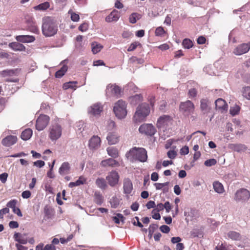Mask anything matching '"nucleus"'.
<instances>
[{"instance_id": "obj_45", "label": "nucleus", "mask_w": 250, "mask_h": 250, "mask_svg": "<svg viewBox=\"0 0 250 250\" xmlns=\"http://www.w3.org/2000/svg\"><path fill=\"white\" fill-rule=\"evenodd\" d=\"M15 71L16 70L14 69L5 70L1 71V74L3 77L13 76L15 74Z\"/></svg>"}, {"instance_id": "obj_14", "label": "nucleus", "mask_w": 250, "mask_h": 250, "mask_svg": "<svg viewBox=\"0 0 250 250\" xmlns=\"http://www.w3.org/2000/svg\"><path fill=\"white\" fill-rule=\"evenodd\" d=\"M100 146L101 139L98 136H93L89 141V147L90 149H97Z\"/></svg>"}, {"instance_id": "obj_47", "label": "nucleus", "mask_w": 250, "mask_h": 250, "mask_svg": "<svg viewBox=\"0 0 250 250\" xmlns=\"http://www.w3.org/2000/svg\"><path fill=\"white\" fill-rule=\"evenodd\" d=\"M239 111V106L235 105V106L230 107L229 112L232 115L234 116L238 114Z\"/></svg>"}, {"instance_id": "obj_16", "label": "nucleus", "mask_w": 250, "mask_h": 250, "mask_svg": "<svg viewBox=\"0 0 250 250\" xmlns=\"http://www.w3.org/2000/svg\"><path fill=\"white\" fill-rule=\"evenodd\" d=\"M17 138L15 136H8L2 141V144L6 146H11L17 142Z\"/></svg>"}, {"instance_id": "obj_1", "label": "nucleus", "mask_w": 250, "mask_h": 250, "mask_svg": "<svg viewBox=\"0 0 250 250\" xmlns=\"http://www.w3.org/2000/svg\"><path fill=\"white\" fill-rule=\"evenodd\" d=\"M126 157L131 161L146 162L147 159V152L142 147H134L126 154Z\"/></svg>"}, {"instance_id": "obj_37", "label": "nucleus", "mask_w": 250, "mask_h": 250, "mask_svg": "<svg viewBox=\"0 0 250 250\" xmlns=\"http://www.w3.org/2000/svg\"><path fill=\"white\" fill-rule=\"evenodd\" d=\"M91 46L92 51L94 54L99 52L103 47V45L96 42H93L91 44Z\"/></svg>"}, {"instance_id": "obj_24", "label": "nucleus", "mask_w": 250, "mask_h": 250, "mask_svg": "<svg viewBox=\"0 0 250 250\" xmlns=\"http://www.w3.org/2000/svg\"><path fill=\"white\" fill-rule=\"evenodd\" d=\"M9 46L15 51H24L25 49V46L21 43L18 42H13L10 43Z\"/></svg>"}, {"instance_id": "obj_26", "label": "nucleus", "mask_w": 250, "mask_h": 250, "mask_svg": "<svg viewBox=\"0 0 250 250\" xmlns=\"http://www.w3.org/2000/svg\"><path fill=\"white\" fill-rule=\"evenodd\" d=\"M129 100L131 104L135 105L142 101L143 96L141 94H136L129 97Z\"/></svg>"}, {"instance_id": "obj_43", "label": "nucleus", "mask_w": 250, "mask_h": 250, "mask_svg": "<svg viewBox=\"0 0 250 250\" xmlns=\"http://www.w3.org/2000/svg\"><path fill=\"white\" fill-rule=\"evenodd\" d=\"M190 236L192 238L203 237V233L201 230L198 229H194L190 232Z\"/></svg>"}, {"instance_id": "obj_21", "label": "nucleus", "mask_w": 250, "mask_h": 250, "mask_svg": "<svg viewBox=\"0 0 250 250\" xmlns=\"http://www.w3.org/2000/svg\"><path fill=\"white\" fill-rule=\"evenodd\" d=\"M25 234H22L19 232H15L13 237L15 240L19 243L21 244H26L28 240L27 238L25 237Z\"/></svg>"}, {"instance_id": "obj_7", "label": "nucleus", "mask_w": 250, "mask_h": 250, "mask_svg": "<svg viewBox=\"0 0 250 250\" xmlns=\"http://www.w3.org/2000/svg\"><path fill=\"white\" fill-rule=\"evenodd\" d=\"M49 117L46 115H41L36 121V127L38 131L43 130L49 122Z\"/></svg>"}, {"instance_id": "obj_10", "label": "nucleus", "mask_w": 250, "mask_h": 250, "mask_svg": "<svg viewBox=\"0 0 250 250\" xmlns=\"http://www.w3.org/2000/svg\"><path fill=\"white\" fill-rule=\"evenodd\" d=\"M139 130L141 133L150 136L154 135L156 132L155 128L151 124H143L140 126Z\"/></svg>"}, {"instance_id": "obj_62", "label": "nucleus", "mask_w": 250, "mask_h": 250, "mask_svg": "<svg viewBox=\"0 0 250 250\" xmlns=\"http://www.w3.org/2000/svg\"><path fill=\"white\" fill-rule=\"evenodd\" d=\"M138 44H139V43L137 42L132 43L128 47L127 51L130 52L135 50Z\"/></svg>"}, {"instance_id": "obj_36", "label": "nucleus", "mask_w": 250, "mask_h": 250, "mask_svg": "<svg viewBox=\"0 0 250 250\" xmlns=\"http://www.w3.org/2000/svg\"><path fill=\"white\" fill-rule=\"evenodd\" d=\"M104 200V198L100 192H96L94 194L95 202L99 205H101Z\"/></svg>"}, {"instance_id": "obj_55", "label": "nucleus", "mask_w": 250, "mask_h": 250, "mask_svg": "<svg viewBox=\"0 0 250 250\" xmlns=\"http://www.w3.org/2000/svg\"><path fill=\"white\" fill-rule=\"evenodd\" d=\"M160 230L165 233H167L170 231V228L167 225H162L160 228Z\"/></svg>"}, {"instance_id": "obj_38", "label": "nucleus", "mask_w": 250, "mask_h": 250, "mask_svg": "<svg viewBox=\"0 0 250 250\" xmlns=\"http://www.w3.org/2000/svg\"><path fill=\"white\" fill-rule=\"evenodd\" d=\"M169 182H166L164 183H156L154 185L157 190L163 189L164 192H167L168 190V188H164L166 186H167Z\"/></svg>"}, {"instance_id": "obj_51", "label": "nucleus", "mask_w": 250, "mask_h": 250, "mask_svg": "<svg viewBox=\"0 0 250 250\" xmlns=\"http://www.w3.org/2000/svg\"><path fill=\"white\" fill-rule=\"evenodd\" d=\"M86 181V179L84 178L83 176H80L79 179L75 181V183L77 186H80L81 185H83L85 183Z\"/></svg>"}, {"instance_id": "obj_28", "label": "nucleus", "mask_w": 250, "mask_h": 250, "mask_svg": "<svg viewBox=\"0 0 250 250\" xmlns=\"http://www.w3.org/2000/svg\"><path fill=\"white\" fill-rule=\"evenodd\" d=\"M97 186L101 189H105L107 187V185L105 179L103 178H98L95 181Z\"/></svg>"}, {"instance_id": "obj_29", "label": "nucleus", "mask_w": 250, "mask_h": 250, "mask_svg": "<svg viewBox=\"0 0 250 250\" xmlns=\"http://www.w3.org/2000/svg\"><path fill=\"white\" fill-rule=\"evenodd\" d=\"M215 104L216 108L218 109L226 110L227 108V105L226 104V102L222 99H218L217 100H216Z\"/></svg>"}, {"instance_id": "obj_48", "label": "nucleus", "mask_w": 250, "mask_h": 250, "mask_svg": "<svg viewBox=\"0 0 250 250\" xmlns=\"http://www.w3.org/2000/svg\"><path fill=\"white\" fill-rule=\"evenodd\" d=\"M243 95L246 99L250 100V86H247L244 88Z\"/></svg>"}, {"instance_id": "obj_61", "label": "nucleus", "mask_w": 250, "mask_h": 250, "mask_svg": "<svg viewBox=\"0 0 250 250\" xmlns=\"http://www.w3.org/2000/svg\"><path fill=\"white\" fill-rule=\"evenodd\" d=\"M29 29L30 31L35 33L38 32V29L35 23H33L31 26L29 27Z\"/></svg>"}, {"instance_id": "obj_18", "label": "nucleus", "mask_w": 250, "mask_h": 250, "mask_svg": "<svg viewBox=\"0 0 250 250\" xmlns=\"http://www.w3.org/2000/svg\"><path fill=\"white\" fill-rule=\"evenodd\" d=\"M16 39L18 42L25 43L34 42L35 38L30 35H19L16 36Z\"/></svg>"}, {"instance_id": "obj_44", "label": "nucleus", "mask_w": 250, "mask_h": 250, "mask_svg": "<svg viewBox=\"0 0 250 250\" xmlns=\"http://www.w3.org/2000/svg\"><path fill=\"white\" fill-rule=\"evenodd\" d=\"M125 219V218L121 213H117L115 216L113 217V220L115 223L118 224H120V221L124 223Z\"/></svg>"}, {"instance_id": "obj_42", "label": "nucleus", "mask_w": 250, "mask_h": 250, "mask_svg": "<svg viewBox=\"0 0 250 250\" xmlns=\"http://www.w3.org/2000/svg\"><path fill=\"white\" fill-rule=\"evenodd\" d=\"M182 45L184 48L186 49H189L191 48L193 45V42L190 39H185L182 42Z\"/></svg>"}, {"instance_id": "obj_32", "label": "nucleus", "mask_w": 250, "mask_h": 250, "mask_svg": "<svg viewBox=\"0 0 250 250\" xmlns=\"http://www.w3.org/2000/svg\"><path fill=\"white\" fill-rule=\"evenodd\" d=\"M213 187L215 191L218 193L221 194L223 193L224 191V188L223 185L218 181H216L213 183Z\"/></svg>"}, {"instance_id": "obj_64", "label": "nucleus", "mask_w": 250, "mask_h": 250, "mask_svg": "<svg viewBox=\"0 0 250 250\" xmlns=\"http://www.w3.org/2000/svg\"><path fill=\"white\" fill-rule=\"evenodd\" d=\"M56 250V247L52 244H47L43 247V250Z\"/></svg>"}, {"instance_id": "obj_8", "label": "nucleus", "mask_w": 250, "mask_h": 250, "mask_svg": "<svg viewBox=\"0 0 250 250\" xmlns=\"http://www.w3.org/2000/svg\"><path fill=\"white\" fill-rule=\"evenodd\" d=\"M250 197V192L245 188L238 190L235 194L234 199L236 202L245 201Z\"/></svg>"}, {"instance_id": "obj_15", "label": "nucleus", "mask_w": 250, "mask_h": 250, "mask_svg": "<svg viewBox=\"0 0 250 250\" xmlns=\"http://www.w3.org/2000/svg\"><path fill=\"white\" fill-rule=\"evenodd\" d=\"M124 192L125 194H129L133 190L132 183L128 178L125 179L123 183Z\"/></svg>"}, {"instance_id": "obj_59", "label": "nucleus", "mask_w": 250, "mask_h": 250, "mask_svg": "<svg viewBox=\"0 0 250 250\" xmlns=\"http://www.w3.org/2000/svg\"><path fill=\"white\" fill-rule=\"evenodd\" d=\"M45 165V163L44 161L42 160H38L35 162H34V165L38 167H43Z\"/></svg>"}, {"instance_id": "obj_4", "label": "nucleus", "mask_w": 250, "mask_h": 250, "mask_svg": "<svg viewBox=\"0 0 250 250\" xmlns=\"http://www.w3.org/2000/svg\"><path fill=\"white\" fill-rule=\"evenodd\" d=\"M116 116L120 119L125 118L127 114L126 104L122 100L115 103L113 108Z\"/></svg>"}, {"instance_id": "obj_12", "label": "nucleus", "mask_w": 250, "mask_h": 250, "mask_svg": "<svg viewBox=\"0 0 250 250\" xmlns=\"http://www.w3.org/2000/svg\"><path fill=\"white\" fill-rule=\"evenodd\" d=\"M180 109L184 112L190 113L193 112L194 111V105L192 102L188 100L185 102L181 103L180 105Z\"/></svg>"}, {"instance_id": "obj_53", "label": "nucleus", "mask_w": 250, "mask_h": 250, "mask_svg": "<svg viewBox=\"0 0 250 250\" xmlns=\"http://www.w3.org/2000/svg\"><path fill=\"white\" fill-rule=\"evenodd\" d=\"M167 155L169 158L173 159L176 157L177 153L174 150H169L167 152Z\"/></svg>"}, {"instance_id": "obj_49", "label": "nucleus", "mask_w": 250, "mask_h": 250, "mask_svg": "<svg viewBox=\"0 0 250 250\" xmlns=\"http://www.w3.org/2000/svg\"><path fill=\"white\" fill-rule=\"evenodd\" d=\"M217 163L216 160L215 159H210L206 160L204 165L207 167H211L214 166Z\"/></svg>"}, {"instance_id": "obj_46", "label": "nucleus", "mask_w": 250, "mask_h": 250, "mask_svg": "<svg viewBox=\"0 0 250 250\" xmlns=\"http://www.w3.org/2000/svg\"><path fill=\"white\" fill-rule=\"evenodd\" d=\"M68 14L71 15V19L72 21L77 22L80 19L79 15L75 13H74L71 10L68 11Z\"/></svg>"}, {"instance_id": "obj_41", "label": "nucleus", "mask_w": 250, "mask_h": 250, "mask_svg": "<svg viewBox=\"0 0 250 250\" xmlns=\"http://www.w3.org/2000/svg\"><path fill=\"white\" fill-rule=\"evenodd\" d=\"M77 83V82L76 81L67 82L63 84L62 87L64 89H68L69 88H75L76 87V84Z\"/></svg>"}, {"instance_id": "obj_50", "label": "nucleus", "mask_w": 250, "mask_h": 250, "mask_svg": "<svg viewBox=\"0 0 250 250\" xmlns=\"http://www.w3.org/2000/svg\"><path fill=\"white\" fill-rule=\"evenodd\" d=\"M165 33V31L162 27H158L155 30V34L156 36H162Z\"/></svg>"}, {"instance_id": "obj_9", "label": "nucleus", "mask_w": 250, "mask_h": 250, "mask_svg": "<svg viewBox=\"0 0 250 250\" xmlns=\"http://www.w3.org/2000/svg\"><path fill=\"white\" fill-rule=\"evenodd\" d=\"M106 180L110 186L114 187L118 183L119 180V174L115 170L111 171L106 176Z\"/></svg>"}, {"instance_id": "obj_34", "label": "nucleus", "mask_w": 250, "mask_h": 250, "mask_svg": "<svg viewBox=\"0 0 250 250\" xmlns=\"http://www.w3.org/2000/svg\"><path fill=\"white\" fill-rule=\"evenodd\" d=\"M50 6V3L48 2L42 3L34 7L36 10L44 11L48 9Z\"/></svg>"}, {"instance_id": "obj_3", "label": "nucleus", "mask_w": 250, "mask_h": 250, "mask_svg": "<svg viewBox=\"0 0 250 250\" xmlns=\"http://www.w3.org/2000/svg\"><path fill=\"white\" fill-rule=\"evenodd\" d=\"M150 113V108L147 104L143 103L137 108L133 119L135 122H140L145 120Z\"/></svg>"}, {"instance_id": "obj_52", "label": "nucleus", "mask_w": 250, "mask_h": 250, "mask_svg": "<svg viewBox=\"0 0 250 250\" xmlns=\"http://www.w3.org/2000/svg\"><path fill=\"white\" fill-rule=\"evenodd\" d=\"M17 201L16 200H12L8 202L6 205L7 207L8 208H11L14 209L16 208V205L17 204Z\"/></svg>"}, {"instance_id": "obj_40", "label": "nucleus", "mask_w": 250, "mask_h": 250, "mask_svg": "<svg viewBox=\"0 0 250 250\" xmlns=\"http://www.w3.org/2000/svg\"><path fill=\"white\" fill-rule=\"evenodd\" d=\"M120 200L116 196H113L109 202L112 208H117L120 204Z\"/></svg>"}, {"instance_id": "obj_39", "label": "nucleus", "mask_w": 250, "mask_h": 250, "mask_svg": "<svg viewBox=\"0 0 250 250\" xmlns=\"http://www.w3.org/2000/svg\"><path fill=\"white\" fill-rule=\"evenodd\" d=\"M141 15L137 13H133L129 18V22L131 23H135L137 20L141 18Z\"/></svg>"}, {"instance_id": "obj_54", "label": "nucleus", "mask_w": 250, "mask_h": 250, "mask_svg": "<svg viewBox=\"0 0 250 250\" xmlns=\"http://www.w3.org/2000/svg\"><path fill=\"white\" fill-rule=\"evenodd\" d=\"M164 207L165 206L162 203L158 204L157 206H155V208L153 210L152 213H153V212L155 210L157 212H159L160 211L163 210L164 209Z\"/></svg>"}, {"instance_id": "obj_11", "label": "nucleus", "mask_w": 250, "mask_h": 250, "mask_svg": "<svg viewBox=\"0 0 250 250\" xmlns=\"http://www.w3.org/2000/svg\"><path fill=\"white\" fill-rule=\"evenodd\" d=\"M172 118L167 115H163L160 116L157 120V126L158 128H161L168 125L171 124Z\"/></svg>"}, {"instance_id": "obj_20", "label": "nucleus", "mask_w": 250, "mask_h": 250, "mask_svg": "<svg viewBox=\"0 0 250 250\" xmlns=\"http://www.w3.org/2000/svg\"><path fill=\"white\" fill-rule=\"evenodd\" d=\"M118 162L112 158H109L107 159L104 160L101 162V166L103 167H115L118 166Z\"/></svg>"}, {"instance_id": "obj_25", "label": "nucleus", "mask_w": 250, "mask_h": 250, "mask_svg": "<svg viewBox=\"0 0 250 250\" xmlns=\"http://www.w3.org/2000/svg\"><path fill=\"white\" fill-rule=\"evenodd\" d=\"M227 236L229 238L234 241H240L241 239V234L235 231H229L227 233Z\"/></svg>"}, {"instance_id": "obj_30", "label": "nucleus", "mask_w": 250, "mask_h": 250, "mask_svg": "<svg viewBox=\"0 0 250 250\" xmlns=\"http://www.w3.org/2000/svg\"><path fill=\"white\" fill-rule=\"evenodd\" d=\"M230 148L233 150L237 152H242L245 151L247 147L243 144H231L230 145Z\"/></svg>"}, {"instance_id": "obj_58", "label": "nucleus", "mask_w": 250, "mask_h": 250, "mask_svg": "<svg viewBox=\"0 0 250 250\" xmlns=\"http://www.w3.org/2000/svg\"><path fill=\"white\" fill-rule=\"evenodd\" d=\"M31 192L29 190H25L22 192L21 196L24 199H28L31 196Z\"/></svg>"}, {"instance_id": "obj_2", "label": "nucleus", "mask_w": 250, "mask_h": 250, "mask_svg": "<svg viewBox=\"0 0 250 250\" xmlns=\"http://www.w3.org/2000/svg\"><path fill=\"white\" fill-rule=\"evenodd\" d=\"M58 31V26L50 18L43 19L42 32L45 37H51L56 34Z\"/></svg>"}, {"instance_id": "obj_27", "label": "nucleus", "mask_w": 250, "mask_h": 250, "mask_svg": "<svg viewBox=\"0 0 250 250\" xmlns=\"http://www.w3.org/2000/svg\"><path fill=\"white\" fill-rule=\"evenodd\" d=\"M70 169L69 164L68 162L63 163L59 168V172L61 175L67 174Z\"/></svg>"}, {"instance_id": "obj_31", "label": "nucleus", "mask_w": 250, "mask_h": 250, "mask_svg": "<svg viewBox=\"0 0 250 250\" xmlns=\"http://www.w3.org/2000/svg\"><path fill=\"white\" fill-rule=\"evenodd\" d=\"M32 130L30 128H27L23 131L21 134V138L25 141L29 140L32 135Z\"/></svg>"}, {"instance_id": "obj_19", "label": "nucleus", "mask_w": 250, "mask_h": 250, "mask_svg": "<svg viewBox=\"0 0 250 250\" xmlns=\"http://www.w3.org/2000/svg\"><path fill=\"white\" fill-rule=\"evenodd\" d=\"M209 102L208 99H203L200 101V108L204 114H207L210 112V107Z\"/></svg>"}, {"instance_id": "obj_5", "label": "nucleus", "mask_w": 250, "mask_h": 250, "mask_svg": "<svg viewBox=\"0 0 250 250\" xmlns=\"http://www.w3.org/2000/svg\"><path fill=\"white\" fill-rule=\"evenodd\" d=\"M48 137L53 142L58 140L62 135V128L59 124L51 125L48 130Z\"/></svg>"}, {"instance_id": "obj_22", "label": "nucleus", "mask_w": 250, "mask_h": 250, "mask_svg": "<svg viewBox=\"0 0 250 250\" xmlns=\"http://www.w3.org/2000/svg\"><path fill=\"white\" fill-rule=\"evenodd\" d=\"M102 111V107L100 104H96L90 107L88 112L91 114L96 116L100 114Z\"/></svg>"}, {"instance_id": "obj_33", "label": "nucleus", "mask_w": 250, "mask_h": 250, "mask_svg": "<svg viewBox=\"0 0 250 250\" xmlns=\"http://www.w3.org/2000/svg\"><path fill=\"white\" fill-rule=\"evenodd\" d=\"M68 67L66 64H63L61 68L55 73V77L57 78H62L66 72Z\"/></svg>"}, {"instance_id": "obj_56", "label": "nucleus", "mask_w": 250, "mask_h": 250, "mask_svg": "<svg viewBox=\"0 0 250 250\" xmlns=\"http://www.w3.org/2000/svg\"><path fill=\"white\" fill-rule=\"evenodd\" d=\"M197 95V91L195 88H191L188 91V95L190 98L196 97Z\"/></svg>"}, {"instance_id": "obj_63", "label": "nucleus", "mask_w": 250, "mask_h": 250, "mask_svg": "<svg viewBox=\"0 0 250 250\" xmlns=\"http://www.w3.org/2000/svg\"><path fill=\"white\" fill-rule=\"evenodd\" d=\"M9 226L11 229H15L19 227V224L16 221H12L9 222Z\"/></svg>"}, {"instance_id": "obj_57", "label": "nucleus", "mask_w": 250, "mask_h": 250, "mask_svg": "<svg viewBox=\"0 0 250 250\" xmlns=\"http://www.w3.org/2000/svg\"><path fill=\"white\" fill-rule=\"evenodd\" d=\"M7 177L8 174L6 173H3L0 174V181L2 183H5L7 181Z\"/></svg>"}, {"instance_id": "obj_23", "label": "nucleus", "mask_w": 250, "mask_h": 250, "mask_svg": "<svg viewBox=\"0 0 250 250\" xmlns=\"http://www.w3.org/2000/svg\"><path fill=\"white\" fill-rule=\"evenodd\" d=\"M106 139L109 145H114L119 142L118 136L113 133H109L106 137Z\"/></svg>"}, {"instance_id": "obj_13", "label": "nucleus", "mask_w": 250, "mask_h": 250, "mask_svg": "<svg viewBox=\"0 0 250 250\" xmlns=\"http://www.w3.org/2000/svg\"><path fill=\"white\" fill-rule=\"evenodd\" d=\"M250 49V43H242L235 48L233 53L236 55H241L248 52Z\"/></svg>"}, {"instance_id": "obj_17", "label": "nucleus", "mask_w": 250, "mask_h": 250, "mask_svg": "<svg viewBox=\"0 0 250 250\" xmlns=\"http://www.w3.org/2000/svg\"><path fill=\"white\" fill-rule=\"evenodd\" d=\"M120 17L119 12L116 10H114L106 17L105 21L107 22L117 21L120 18Z\"/></svg>"}, {"instance_id": "obj_60", "label": "nucleus", "mask_w": 250, "mask_h": 250, "mask_svg": "<svg viewBox=\"0 0 250 250\" xmlns=\"http://www.w3.org/2000/svg\"><path fill=\"white\" fill-rule=\"evenodd\" d=\"M189 152V149L188 146H185L180 149V154L181 155H186Z\"/></svg>"}, {"instance_id": "obj_6", "label": "nucleus", "mask_w": 250, "mask_h": 250, "mask_svg": "<svg viewBox=\"0 0 250 250\" xmlns=\"http://www.w3.org/2000/svg\"><path fill=\"white\" fill-rule=\"evenodd\" d=\"M122 89L116 84H108L106 89V94L107 96H115L119 97L121 96Z\"/></svg>"}, {"instance_id": "obj_35", "label": "nucleus", "mask_w": 250, "mask_h": 250, "mask_svg": "<svg viewBox=\"0 0 250 250\" xmlns=\"http://www.w3.org/2000/svg\"><path fill=\"white\" fill-rule=\"evenodd\" d=\"M108 154L113 158H117L118 156V150L113 147H109L107 148Z\"/></svg>"}]
</instances>
